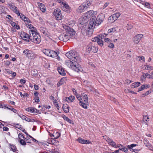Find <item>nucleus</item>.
<instances>
[{
  "instance_id": "1",
  "label": "nucleus",
  "mask_w": 153,
  "mask_h": 153,
  "mask_svg": "<svg viewBox=\"0 0 153 153\" xmlns=\"http://www.w3.org/2000/svg\"><path fill=\"white\" fill-rule=\"evenodd\" d=\"M65 55L69 59L75 62L81 61V59L78 53L75 51L71 50L66 53Z\"/></svg>"
},
{
  "instance_id": "2",
  "label": "nucleus",
  "mask_w": 153,
  "mask_h": 153,
  "mask_svg": "<svg viewBox=\"0 0 153 153\" xmlns=\"http://www.w3.org/2000/svg\"><path fill=\"white\" fill-rule=\"evenodd\" d=\"M91 4V1L89 0H86L85 2L80 5L76 10L77 12L82 13L85 11L86 9L89 7V6Z\"/></svg>"
},
{
  "instance_id": "3",
  "label": "nucleus",
  "mask_w": 153,
  "mask_h": 153,
  "mask_svg": "<svg viewBox=\"0 0 153 153\" xmlns=\"http://www.w3.org/2000/svg\"><path fill=\"white\" fill-rule=\"evenodd\" d=\"M97 47L95 46L93 42H90L86 47V51L88 54L90 53H97Z\"/></svg>"
},
{
  "instance_id": "4",
  "label": "nucleus",
  "mask_w": 153,
  "mask_h": 153,
  "mask_svg": "<svg viewBox=\"0 0 153 153\" xmlns=\"http://www.w3.org/2000/svg\"><path fill=\"white\" fill-rule=\"evenodd\" d=\"M30 41L32 42L39 44L41 42V37L38 33L34 34L32 33L30 36Z\"/></svg>"
},
{
  "instance_id": "5",
  "label": "nucleus",
  "mask_w": 153,
  "mask_h": 153,
  "mask_svg": "<svg viewBox=\"0 0 153 153\" xmlns=\"http://www.w3.org/2000/svg\"><path fill=\"white\" fill-rule=\"evenodd\" d=\"M84 19V21H83V19H82V21H81V20H80L78 24V26L82 30H86L87 29H88V23H87L88 20H86V19Z\"/></svg>"
},
{
  "instance_id": "6",
  "label": "nucleus",
  "mask_w": 153,
  "mask_h": 153,
  "mask_svg": "<svg viewBox=\"0 0 153 153\" xmlns=\"http://www.w3.org/2000/svg\"><path fill=\"white\" fill-rule=\"evenodd\" d=\"M97 14L96 11L95 12L93 10H90L88 11L85 14V16L83 18V19H86V20H88L89 19H96V17L95 15Z\"/></svg>"
},
{
  "instance_id": "7",
  "label": "nucleus",
  "mask_w": 153,
  "mask_h": 153,
  "mask_svg": "<svg viewBox=\"0 0 153 153\" xmlns=\"http://www.w3.org/2000/svg\"><path fill=\"white\" fill-rule=\"evenodd\" d=\"M19 34L20 35V37L24 41L29 42L30 41L31 34H27V33L21 31L19 32Z\"/></svg>"
},
{
  "instance_id": "8",
  "label": "nucleus",
  "mask_w": 153,
  "mask_h": 153,
  "mask_svg": "<svg viewBox=\"0 0 153 153\" xmlns=\"http://www.w3.org/2000/svg\"><path fill=\"white\" fill-rule=\"evenodd\" d=\"M63 28L65 29V32L70 36V38L73 37L75 35V32L74 29L71 28L68 26L64 25L63 26Z\"/></svg>"
},
{
  "instance_id": "9",
  "label": "nucleus",
  "mask_w": 153,
  "mask_h": 153,
  "mask_svg": "<svg viewBox=\"0 0 153 153\" xmlns=\"http://www.w3.org/2000/svg\"><path fill=\"white\" fill-rule=\"evenodd\" d=\"M23 53L26 56L30 59H34L35 57V54L33 52L27 49L25 50Z\"/></svg>"
},
{
  "instance_id": "10",
  "label": "nucleus",
  "mask_w": 153,
  "mask_h": 153,
  "mask_svg": "<svg viewBox=\"0 0 153 153\" xmlns=\"http://www.w3.org/2000/svg\"><path fill=\"white\" fill-rule=\"evenodd\" d=\"M70 38V36H69L66 32L61 34L59 37L60 40L64 42H67L69 39Z\"/></svg>"
},
{
  "instance_id": "11",
  "label": "nucleus",
  "mask_w": 153,
  "mask_h": 153,
  "mask_svg": "<svg viewBox=\"0 0 153 153\" xmlns=\"http://www.w3.org/2000/svg\"><path fill=\"white\" fill-rule=\"evenodd\" d=\"M61 7L63 11L68 13H69L71 11V8L65 2L62 3V4L61 5Z\"/></svg>"
},
{
  "instance_id": "12",
  "label": "nucleus",
  "mask_w": 153,
  "mask_h": 153,
  "mask_svg": "<svg viewBox=\"0 0 153 153\" xmlns=\"http://www.w3.org/2000/svg\"><path fill=\"white\" fill-rule=\"evenodd\" d=\"M105 17L104 15L102 13L99 14L95 20V23L97 24V25H100L101 22H103Z\"/></svg>"
},
{
  "instance_id": "13",
  "label": "nucleus",
  "mask_w": 153,
  "mask_h": 153,
  "mask_svg": "<svg viewBox=\"0 0 153 153\" xmlns=\"http://www.w3.org/2000/svg\"><path fill=\"white\" fill-rule=\"evenodd\" d=\"M95 19L93 18V19H90L89 22V24H88V29L90 30L93 29L96 25H97L95 23Z\"/></svg>"
},
{
  "instance_id": "14",
  "label": "nucleus",
  "mask_w": 153,
  "mask_h": 153,
  "mask_svg": "<svg viewBox=\"0 0 153 153\" xmlns=\"http://www.w3.org/2000/svg\"><path fill=\"white\" fill-rule=\"evenodd\" d=\"M59 53V51L56 52L54 51L51 50L50 53V57L54 58L58 60H60V58L58 55Z\"/></svg>"
},
{
  "instance_id": "15",
  "label": "nucleus",
  "mask_w": 153,
  "mask_h": 153,
  "mask_svg": "<svg viewBox=\"0 0 153 153\" xmlns=\"http://www.w3.org/2000/svg\"><path fill=\"white\" fill-rule=\"evenodd\" d=\"M65 63L67 66L70 68L73 69V68H74L76 66L75 62H73L70 60H66Z\"/></svg>"
},
{
  "instance_id": "16",
  "label": "nucleus",
  "mask_w": 153,
  "mask_h": 153,
  "mask_svg": "<svg viewBox=\"0 0 153 153\" xmlns=\"http://www.w3.org/2000/svg\"><path fill=\"white\" fill-rule=\"evenodd\" d=\"M143 35L142 34H138L134 37V42L136 44H137L140 41L141 39L143 38Z\"/></svg>"
},
{
  "instance_id": "17",
  "label": "nucleus",
  "mask_w": 153,
  "mask_h": 153,
  "mask_svg": "<svg viewBox=\"0 0 153 153\" xmlns=\"http://www.w3.org/2000/svg\"><path fill=\"white\" fill-rule=\"evenodd\" d=\"M107 34H106L104 33H102L100 34L99 35H98L99 38V40L100 41V43H103V40L105 38V37L107 35Z\"/></svg>"
},
{
  "instance_id": "18",
  "label": "nucleus",
  "mask_w": 153,
  "mask_h": 153,
  "mask_svg": "<svg viewBox=\"0 0 153 153\" xmlns=\"http://www.w3.org/2000/svg\"><path fill=\"white\" fill-rule=\"evenodd\" d=\"M78 62H75L76 66L74 68H73V69L75 70V71H83V68L78 63Z\"/></svg>"
},
{
  "instance_id": "19",
  "label": "nucleus",
  "mask_w": 153,
  "mask_h": 153,
  "mask_svg": "<svg viewBox=\"0 0 153 153\" xmlns=\"http://www.w3.org/2000/svg\"><path fill=\"white\" fill-rule=\"evenodd\" d=\"M136 146L137 144H132L130 145H128L127 147L131 151H132V152L137 153V152L138 150L137 149H132L133 147Z\"/></svg>"
},
{
  "instance_id": "20",
  "label": "nucleus",
  "mask_w": 153,
  "mask_h": 153,
  "mask_svg": "<svg viewBox=\"0 0 153 153\" xmlns=\"http://www.w3.org/2000/svg\"><path fill=\"white\" fill-rule=\"evenodd\" d=\"M75 99V97L73 96H70L69 97L65 98L64 101L68 102H73Z\"/></svg>"
},
{
  "instance_id": "21",
  "label": "nucleus",
  "mask_w": 153,
  "mask_h": 153,
  "mask_svg": "<svg viewBox=\"0 0 153 153\" xmlns=\"http://www.w3.org/2000/svg\"><path fill=\"white\" fill-rule=\"evenodd\" d=\"M53 15L55 16L56 19L58 20H61L62 18V16L61 13L56 14L55 12L53 13Z\"/></svg>"
},
{
  "instance_id": "22",
  "label": "nucleus",
  "mask_w": 153,
  "mask_h": 153,
  "mask_svg": "<svg viewBox=\"0 0 153 153\" xmlns=\"http://www.w3.org/2000/svg\"><path fill=\"white\" fill-rule=\"evenodd\" d=\"M37 4L40 7V10L43 12H45V5L42 3L39 2H38Z\"/></svg>"
},
{
  "instance_id": "23",
  "label": "nucleus",
  "mask_w": 153,
  "mask_h": 153,
  "mask_svg": "<svg viewBox=\"0 0 153 153\" xmlns=\"http://www.w3.org/2000/svg\"><path fill=\"white\" fill-rule=\"evenodd\" d=\"M69 106L67 104H63L62 106V109L64 112L65 113H68L69 111Z\"/></svg>"
},
{
  "instance_id": "24",
  "label": "nucleus",
  "mask_w": 153,
  "mask_h": 153,
  "mask_svg": "<svg viewBox=\"0 0 153 153\" xmlns=\"http://www.w3.org/2000/svg\"><path fill=\"white\" fill-rule=\"evenodd\" d=\"M99 39V38L97 36H96L94 38H92V41L93 42H96L97 41L98 44L100 46L102 47L103 46L104 44L103 43H100Z\"/></svg>"
},
{
  "instance_id": "25",
  "label": "nucleus",
  "mask_w": 153,
  "mask_h": 153,
  "mask_svg": "<svg viewBox=\"0 0 153 153\" xmlns=\"http://www.w3.org/2000/svg\"><path fill=\"white\" fill-rule=\"evenodd\" d=\"M57 70L59 74L62 76L65 75L66 73L64 69L62 67H59Z\"/></svg>"
},
{
  "instance_id": "26",
  "label": "nucleus",
  "mask_w": 153,
  "mask_h": 153,
  "mask_svg": "<svg viewBox=\"0 0 153 153\" xmlns=\"http://www.w3.org/2000/svg\"><path fill=\"white\" fill-rule=\"evenodd\" d=\"M9 146L10 147V149H11L12 151L14 152H15L16 153H18L19 151L17 150L16 146L14 145H11L10 144H9Z\"/></svg>"
},
{
  "instance_id": "27",
  "label": "nucleus",
  "mask_w": 153,
  "mask_h": 153,
  "mask_svg": "<svg viewBox=\"0 0 153 153\" xmlns=\"http://www.w3.org/2000/svg\"><path fill=\"white\" fill-rule=\"evenodd\" d=\"M62 118L65 120L67 122H69L70 124H74V122L71 120L68 117H66L65 115H63Z\"/></svg>"
},
{
  "instance_id": "28",
  "label": "nucleus",
  "mask_w": 153,
  "mask_h": 153,
  "mask_svg": "<svg viewBox=\"0 0 153 153\" xmlns=\"http://www.w3.org/2000/svg\"><path fill=\"white\" fill-rule=\"evenodd\" d=\"M79 104L80 105L82 106V108L85 109H87L88 108L87 105H88V103L83 102L82 101L79 102Z\"/></svg>"
},
{
  "instance_id": "29",
  "label": "nucleus",
  "mask_w": 153,
  "mask_h": 153,
  "mask_svg": "<svg viewBox=\"0 0 153 153\" xmlns=\"http://www.w3.org/2000/svg\"><path fill=\"white\" fill-rule=\"evenodd\" d=\"M65 82V79L64 78H62L57 83V86L58 87H59L62 85H63Z\"/></svg>"
},
{
  "instance_id": "30",
  "label": "nucleus",
  "mask_w": 153,
  "mask_h": 153,
  "mask_svg": "<svg viewBox=\"0 0 153 153\" xmlns=\"http://www.w3.org/2000/svg\"><path fill=\"white\" fill-rule=\"evenodd\" d=\"M51 50L48 49H45L42 50V52L46 55L50 56Z\"/></svg>"
},
{
  "instance_id": "31",
  "label": "nucleus",
  "mask_w": 153,
  "mask_h": 153,
  "mask_svg": "<svg viewBox=\"0 0 153 153\" xmlns=\"http://www.w3.org/2000/svg\"><path fill=\"white\" fill-rule=\"evenodd\" d=\"M36 31L37 30L36 28L33 27L29 30V33L31 35L32 33H34V34H36L38 33Z\"/></svg>"
},
{
  "instance_id": "32",
  "label": "nucleus",
  "mask_w": 153,
  "mask_h": 153,
  "mask_svg": "<svg viewBox=\"0 0 153 153\" xmlns=\"http://www.w3.org/2000/svg\"><path fill=\"white\" fill-rule=\"evenodd\" d=\"M118 28L117 27H113L108 30V33H111L112 32L114 33L116 32Z\"/></svg>"
},
{
  "instance_id": "33",
  "label": "nucleus",
  "mask_w": 153,
  "mask_h": 153,
  "mask_svg": "<svg viewBox=\"0 0 153 153\" xmlns=\"http://www.w3.org/2000/svg\"><path fill=\"white\" fill-rule=\"evenodd\" d=\"M34 110H36V108L34 107H29L25 109L26 111L33 113H34Z\"/></svg>"
},
{
  "instance_id": "34",
  "label": "nucleus",
  "mask_w": 153,
  "mask_h": 153,
  "mask_svg": "<svg viewBox=\"0 0 153 153\" xmlns=\"http://www.w3.org/2000/svg\"><path fill=\"white\" fill-rule=\"evenodd\" d=\"M109 19L111 21V22H114L116 20H117V17L114 14L112 15L109 17Z\"/></svg>"
},
{
  "instance_id": "35",
  "label": "nucleus",
  "mask_w": 153,
  "mask_h": 153,
  "mask_svg": "<svg viewBox=\"0 0 153 153\" xmlns=\"http://www.w3.org/2000/svg\"><path fill=\"white\" fill-rule=\"evenodd\" d=\"M41 32L43 33L45 36H48V34L47 31L46 29L45 28H44L43 27H41L40 28Z\"/></svg>"
},
{
  "instance_id": "36",
  "label": "nucleus",
  "mask_w": 153,
  "mask_h": 153,
  "mask_svg": "<svg viewBox=\"0 0 153 153\" xmlns=\"http://www.w3.org/2000/svg\"><path fill=\"white\" fill-rule=\"evenodd\" d=\"M82 97L83 98L84 100V102L88 103V99L87 96L86 94H84V95H82Z\"/></svg>"
},
{
  "instance_id": "37",
  "label": "nucleus",
  "mask_w": 153,
  "mask_h": 153,
  "mask_svg": "<svg viewBox=\"0 0 153 153\" xmlns=\"http://www.w3.org/2000/svg\"><path fill=\"white\" fill-rule=\"evenodd\" d=\"M143 120L146 123V122H148L149 121V118L148 116L147 115H143Z\"/></svg>"
},
{
  "instance_id": "38",
  "label": "nucleus",
  "mask_w": 153,
  "mask_h": 153,
  "mask_svg": "<svg viewBox=\"0 0 153 153\" xmlns=\"http://www.w3.org/2000/svg\"><path fill=\"white\" fill-rule=\"evenodd\" d=\"M31 74L33 76H35L38 75V71L37 70L34 69L31 71Z\"/></svg>"
},
{
  "instance_id": "39",
  "label": "nucleus",
  "mask_w": 153,
  "mask_h": 153,
  "mask_svg": "<svg viewBox=\"0 0 153 153\" xmlns=\"http://www.w3.org/2000/svg\"><path fill=\"white\" fill-rule=\"evenodd\" d=\"M86 34L88 36H91L93 33V29H88L86 30Z\"/></svg>"
},
{
  "instance_id": "40",
  "label": "nucleus",
  "mask_w": 153,
  "mask_h": 153,
  "mask_svg": "<svg viewBox=\"0 0 153 153\" xmlns=\"http://www.w3.org/2000/svg\"><path fill=\"white\" fill-rule=\"evenodd\" d=\"M144 66H146L145 69L147 70H151L153 69V67L151 66L145 65H144Z\"/></svg>"
},
{
  "instance_id": "41",
  "label": "nucleus",
  "mask_w": 153,
  "mask_h": 153,
  "mask_svg": "<svg viewBox=\"0 0 153 153\" xmlns=\"http://www.w3.org/2000/svg\"><path fill=\"white\" fill-rule=\"evenodd\" d=\"M149 149L152 150L153 149V146L149 142L147 143L145 145Z\"/></svg>"
},
{
  "instance_id": "42",
  "label": "nucleus",
  "mask_w": 153,
  "mask_h": 153,
  "mask_svg": "<svg viewBox=\"0 0 153 153\" xmlns=\"http://www.w3.org/2000/svg\"><path fill=\"white\" fill-rule=\"evenodd\" d=\"M19 141L22 145L25 146L26 145L25 140H24L23 139H21L20 140H19Z\"/></svg>"
},
{
  "instance_id": "43",
  "label": "nucleus",
  "mask_w": 153,
  "mask_h": 153,
  "mask_svg": "<svg viewBox=\"0 0 153 153\" xmlns=\"http://www.w3.org/2000/svg\"><path fill=\"white\" fill-rule=\"evenodd\" d=\"M146 85H143L141 86V87L139 88L138 90V92H139L140 91L146 89Z\"/></svg>"
},
{
  "instance_id": "44",
  "label": "nucleus",
  "mask_w": 153,
  "mask_h": 153,
  "mask_svg": "<svg viewBox=\"0 0 153 153\" xmlns=\"http://www.w3.org/2000/svg\"><path fill=\"white\" fill-rule=\"evenodd\" d=\"M60 133L58 132H57L56 133H55V137H54V139H58L60 136Z\"/></svg>"
},
{
  "instance_id": "45",
  "label": "nucleus",
  "mask_w": 153,
  "mask_h": 153,
  "mask_svg": "<svg viewBox=\"0 0 153 153\" xmlns=\"http://www.w3.org/2000/svg\"><path fill=\"white\" fill-rule=\"evenodd\" d=\"M77 141H78L79 143L81 144H84V142L85 141V139L83 138H79L78 140Z\"/></svg>"
},
{
  "instance_id": "46",
  "label": "nucleus",
  "mask_w": 153,
  "mask_h": 153,
  "mask_svg": "<svg viewBox=\"0 0 153 153\" xmlns=\"http://www.w3.org/2000/svg\"><path fill=\"white\" fill-rule=\"evenodd\" d=\"M19 16H20V17L21 19L23 21H24V20L27 17L25 16L22 13H20V14Z\"/></svg>"
},
{
  "instance_id": "47",
  "label": "nucleus",
  "mask_w": 153,
  "mask_h": 153,
  "mask_svg": "<svg viewBox=\"0 0 153 153\" xmlns=\"http://www.w3.org/2000/svg\"><path fill=\"white\" fill-rule=\"evenodd\" d=\"M76 95V97L77 99L80 102L82 100V98L81 96L77 94Z\"/></svg>"
},
{
  "instance_id": "48",
  "label": "nucleus",
  "mask_w": 153,
  "mask_h": 153,
  "mask_svg": "<svg viewBox=\"0 0 153 153\" xmlns=\"http://www.w3.org/2000/svg\"><path fill=\"white\" fill-rule=\"evenodd\" d=\"M7 106V104H5L4 103H0V108H5Z\"/></svg>"
},
{
  "instance_id": "49",
  "label": "nucleus",
  "mask_w": 153,
  "mask_h": 153,
  "mask_svg": "<svg viewBox=\"0 0 153 153\" xmlns=\"http://www.w3.org/2000/svg\"><path fill=\"white\" fill-rule=\"evenodd\" d=\"M44 108H45L46 109H47V108L49 109V108H50L51 106L50 105H43L42 107V108L41 109V110H43L44 109H45Z\"/></svg>"
},
{
  "instance_id": "50",
  "label": "nucleus",
  "mask_w": 153,
  "mask_h": 153,
  "mask_svg": "<svg viewBox=\"0 0 153 153\" xmlns=\"http://www.w3.org/2000/svg\"><path fill=\"white\" fill-rule=\"evenodd\" d=\"M126 27H127V30H131L133 27L132 25L130 24H127L126 26Z\"/></svg>"
},
{
  "instance_id": "51",
  "label": "nucleus",
  "mask_w": 153,
  "mask_h": 153,
  "mask_svg": "<svg viewBox=\"0 0 153 153\" xmlns=\"http://www.w3.org/2000/svg\"><path fill=\"white\" fill-rule=\"evenodd\" d=\"M110 144L113 147H116V146H117L116 143H115L113 140L112 141Z\"/></svg>"
},
{
  "instance_id": "52",
  "label": "nucleus",
  "mask_w": 153,
  "mask_h": 153,
  "mask_svg": "<svg viewBox=\"0 0 153 153\" xmlns=\"http://www.w3.org/2000/svg\"><path fill=\"white\" fill-rule=\"evenodd\" d=\"M17 114H18V116L23 120H25L26 118V116L25 115L22 114L19 115L18 113H17Z\"/></svg>"
},
{
  "instance_id": "53",
  "label": "nucleus",
  "mask_w": 153,
  "mask_h": 153,
  "mask_svg": "<svg viewBox=\"0 0 153 153\" xmlns=\"http://www.w3.org/2000/svg\"><path fill=\"white\" fill-rule=\"evenodd\" d=\"M24 140H25V142H26L27 143H30L31 142V140L28 137L25 138Z\"/></svg>"
},
{
  "instance_id": "54",
  "label": "nucleus",
  "mask_w": 153,
  "mask_h": 153,
  "mask_svg": "<svg viewBox=\"0 0 153 153\" xmlns=\"http://www.w3.org/2000/svg\"><path fill=\"white\" fill-rule=\"evenodd\" d=\"M54 12H55L56 14L61 13V10L59 9H56L54 10Z\"/></svg>"
},
{
  "instance_id": "55",
  "label": "nucleus",
  "mask_w": 153,
  "mask_h": 153,
  "mask_svg": "<svg viewBox=\"0 0 153 153\" xmlns=\"http://www.w3.org/2000/svg\"><path fill=\"white\" fill-rule=\"evenodd\" d=\"M110 39L107 38H105L103 40V42H108L110 41Z\"/></svg>"
},
{
  "instance_id": "56",
  "label": "nucleus",
  "mask_w": 153,
  "mask_h": 153,
  "mask_svg": "<svg viewBox=\"0 0 153 153\" xmlns=\"http://www.w3.org/2000/svg\"><path fill=\"white\" fill-rule=\"evenodd\" d=\"M55 140L54 138L52 139L50 141V143L52 144H54L55 142Z\"/></svg>"
},
{
  "instance_id": "57",
  "label": "nucleus",
  "mask_w": 153,
  "mask_h": 153,
  "mask_svg": "<svg viewBox=\"0 0 153 153\" xmlns=\"http://www.w3.org/2000/svg\"><path fill=\"white\" fill-rule=\"evenodd\" d=\"M134 85H135V87H137L140 85V83L139 82H135Z\"/></svg>"
},
{
  "instance_id": "58",
  "label": "nucleus",
  "mask_w": 153,
  "mask_h": 153,
  "mask_svg": "<svg viewBox=\"0 0 153 153\" xmlns=\"http://www.w3.org/2000/svg\"><path fill=\"white\" fill-rule=\"evenodd\" d=\"M123 151L126 153H127L128 151V149L126 147L124 146L123 148H122Z\"/></svg>"
},
{
  "instance_id": "59",
  "label": "nucleus",
  "mask_w": 153,
  "mask_h": 153,
  "mask_svg": "<svg viewBox=\"0 0 153 153\" xmlns=\"http://www.w3.org/2000/svg\"><path fill=\"white\" fill-rule=\"evenodd\" d=\"M34 99L36 102H39V98L38 97H35Z\"/></svg>"
},
{
  "instance_id": "60",
  "label": "nucleus",
  "mask_w": 153,
  "mask_h": 153,
  "mask_svg": "<svg viewBox=\"0 0 153 153\" xmlns=\"http://www.w3.org/2000/svg\"><path fill=\"white\" fill-rule=\"evenodd\" d=\"M108 47L110 48H112L114 47V44L112 43H110V44L108 45Z\"/></svg>"
},
{
  "instance_id": "61",
  "label": "nucleus",
  "mask_w": 153,
  "mask_h": 153,
  "mask_svg": "<svg viewBox=\"0 0 153 153\" xmlns=\"http://www.w3.org/2000/svg\"><path fill=\"white\" fill-rule=\"evenodd\" d=\"M8 5L10 7V8L12 10H13V9H14V8H15V7H16L15 6H13L11 4H9Z\"/></svg>"
},
{
  "instance_id": "62",
  "label": "nucleus",
  "mask_w": 153,
  "mask_h": 153,
  "mask_svg": "<svg viewBox=\"0 0 153 153\" xmlns=\"http://www.w3.org/2000/svg\"><path fill=\"white\" fill-rule=\"evenodd\" d=\"M106 140L107 142H108L109 144H110L112 141V140H111V139H110L108 137L107 138V139Z\"/></svg>"
},
{
  "instance_id": "63",
  "label": "nucleus",
  "mask_w": 153,
  "mask_h": 153,
  "mask_svg": "<svg viewBox=\"0 0 153 153\" xmlns=\"http://www.w3.org/2000/svg\"><path fill=\"white\" fill-rule=\"evenodd\" d=\"M39 93L37 91H34V95L35 97H38Z\"/></svg>"
},
{
  "instance_id": "64",
  "label": "nucleus",
  "mask_w": 153,
  "mask_h": 153,
  "mask_svg": "<svg viewBox=\"0 0 153 153\" xmlns=\"http://www.w3.org/2000/svg\"><path fill=\"white\" fill-rule=\"evenodd\" d=\"M11 21V22L10 23V24L11 25L13 26V27H15V26H16V23L13 22V21Z\"/></svg>"
}]
</instances>
